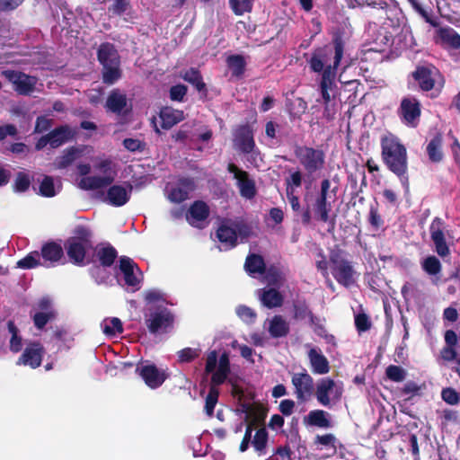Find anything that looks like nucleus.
Listing matches in <instances>:
<instances>
[{"label":"nucleus","instance_id":"1","mask_svg":"<svg viewBox=\"0 0 460 460\" xmlns=\"http://www.w3.org/2000/svg\"><path fill=\"white\" fill-rule=\"evenodd\" d=\"M205 371L207 374H211L212 385L209 389L208 394L206 397L205 411L208 416H212L214 408L218 400V389L216 385L223 384L226 379L229 371V358L226 353L218 356L216 350L210 351L206 358Z\"/></svg>","mask_w":460,"mask_h":460},{"label":"nucleus","instance_id":"2","mask_svg":"<svg viewBox=\"0 0 460 460\" xmlns=\"http://www.w3.org/2000/svg\"><path fill=\"white\" fill-rule=\"evenodd\" d=\"M93 153L89 158L94 169L99 172L98 175L82 178L78 186L83 190H97L110 185L117 175V164L110 158L100 156L93 158Z\"/></svg>","mask_w":460,"mask_h":460},{"label":"nucleus","instance_id":"3","mask_svg":"<svg viewBox=\"0 0 460 460\" xmlns=\"http://www.w3.org/2000/svg\"><path fill=\"white\" fill-rule=\"evenodd\" d=\"M269 434L265 427L259 425L255 420H251L246 425L243 438L240 444V451L245 452L250 445L259 456L267 453Z\"/></svg>","mask_w":460,"mask_h":460},{"label":"nucleus","instance_id":"4","mask_svg":"<svg viewBox=\"0 0 460 460\" xmlns=\"http://www.w3.org/2000/svg\"><path fill=\"white\" fill-rule=\"evenodd\" d=\"M98 59L103 66V81L113 84L120 77L119 58L117 50L110 43L100 46Z\"/></svg>","mask_w":460,"mask_h":460},{"label":"nucleus","instance_id":"5","mask_svg":"<svg viewBox=\"0 0 460 460\" xmlns=\"http://www.w3.org/2000/svg\"><path fill=\"white\" fill-rule=\"evenodd\" d=\"M382 155L388 168L401 176L402 174V146L398 137L387 135L382 139Z\"/></svg>","mask_w":460,"mask_h":460},{"label":"nucleus","instance_id":"6","mask_svg":"<svg viewBox=\"0 0 460 460\" xmlns=\"http://www.w3.org/2000/svg\"><path fill=\"white\" fill-rule=\"evenodd\" d=\"M343 384L330 377L322 378L316 385L315 396L320 404L330 406L341 398Z\"/></svg>","mask_w":460,"mask_h":460},{"label":"nucleus","instance_id":"7","mask_svg":"<svg viewBox=\"0 0 460 460\" xmlns=\"http://www.w3.org/2000/svg\"><path fill=\"white\" fill-rule=\"evenodd\" d=\"M296 156L310 173L322 169L324 164V154L319 149L299 146L296 149Z\"/></svg>","mask_w":460,"mask_h":460},{"label":"nucleus","instance_id":"8","mask_svg":"<svg viewBox=\"0 0 460 460\" xmlns=\"http://www.w3.org/2000/svg\"><path fill=\"white\" fill-rule=\"evenodd\" d=\"M331 182L329 180H323L321 183V192L316 197L314 202L311 205V210L314 218L322 221L328 222L330 219V212L332 210V203L329 200V190Z\"/></svg>","mask_w":460,"mask_h":460},{"label":"nucleus","instance_id":"9","mask_svg":"<svg viewBox=\"0 0 460 460\" xmlns=\"http://www.w3.org/2000/svg\"><path fill=\"white\" fill-rule=\"evenodd\" d=\"M291 382L295 389V395L298 401L305 402L312 396L314 379L305 370L293 374Z\"/></svg>","mask_w":460,"mask_h":460},{"label":"nucleus","instance_id":"10","mask_svg":"<svg viewBox=\"0 0 460 460\" xmlns=\"http://www.w3.org/2000/svg\"><path fill=\"white\" fill-rule=\"evenodd\" d=\"M331 263L332 273L340 284L349 287L355 282V271L347 261L337 256H332Z\"/></svg>","mask_w":460,"mask_h":460},{"label":"nucleus","instance_id":"11","mask_svg":"<svg viewBox=\"0 0 460 460\" xmlns=\"http://www.w3.org/2000/svg\"><path fill=\"white\" fill-rule=\"evenodd\" d=\"M228 172L233 174L242 197L252 199L256 194L255 182L249 174L234 164H229Z\"/></svg>","mask_w":460,"mask_h":460},{"label":"nucleus","instance_id":"12","mask_svg":"<svg viewBox=\"0 0 460 460\" xmlns=\"http://www.w3.org/2000/svg\"><path fill=\"white\" fill-rule=\"evenodd\" d=\"M3 75L12 83L14 90L20 94H30L35 89L37 79L34 76L9 70L4 71Z\"/></svg>","mask_w":460,"mask_h":460},{"label":"nucleus","instance_id":"13","mask_svg":"<svg viewBox=\"0 0 460 460\" xmlns=\"http://www.w3.org/2000/svg\"><path fill=\"white\" fill-rule=\"evenodd\" d=\"M194 189L195 185L192 180L181 179L166 186V195L170 201L180 203L189 199Z\"/></svg>","mask_w":460,"mask_h":460},{"label":"nucleus","instance_id":"14","mask_svg":"<svg viewBox=\"0 0 460 460\" xmlns=\"http://www.w3.org/2000/svg\"><path fill=\"white\" fill-rule=\"evenodd\" d=\"M172 322L173 317L166 308L151 313L146 319L147 327L154 333L166 332L172 326Z\"/></svg>","mask_w":460,"mask_h":460},{"label":"nucleus","instance_id":"15","mask_svg":"<svg viewBox=\"0 0 460 460\" xmlns=\"http://www.w3.org/2000/svg\"><path fill=\"white\" fill-rule=\"evenodd\" d=\"M93 153V148L88 146L66 149L61 156L56 159L55 166L58 169L66 168L70 164H72L76 159L91 158V155Z\"/></svg>","mask_w":460,"mask_h":460},{"label":"nucleus","instance_id":"16","mask_svg":"<svg viewBox=\"0 0 460 460\" xmlns=\"http://www.w3.org/2000/svg\"><path fill=\"white\" fill-rule=\"evenodd\" d=\"M132 185L130 183L115 184L110 187L105 196V201L114 207L125 205L131 196Z\"/></svg>","mask_w":460,"mask_h":460},{"label":"nucleus","instance_id":"17","mask_svg":"<svg viewBox=\"0 0 460 460\" xmlns=\"http://www.w3.org/2000/svg\"><path fill=\"white\" fill-rule=\"evenodd\" d=\"M137 370L150 388L159 387L166 379V374L164 370L158 369L153 364H146L137 367Z\"/></svg>","mask_w":460,"mask_h":460},{"label":"nucleus","instance_id":"18","mask_svg":"<svg viewBox=\"0 0 460 460\" xmlns=\"http://www.w3.org/2000/svg\"><path fill=\"white\" fill-rule=\"evenodd\" d=\"M119 270L124 275L125 284L134 290L139 287L141 273L134 261L128 257L119 260Z\"/></svg>","mask_w":460,"mask_h":460},{"label":"nucleus","instance_id":"19","mask_svg":"<svg viewBox=\"0 0 460 460\" xmlns=\"http://www.w3.org/2000/svg\"><path fill=\"white\" fill-rule=\"evenodd\" d=\"M43 353V347L40 343H31L27 345L17 364L36 368L41 363Z\"/></svg>","mask_w":460,"mask_h":460},{"label":"nucleus","instance_id":"20","mask_svg":"<svg viewBox=\"0 0 460 460\" xmlns=\"http://www.w3.org/2000/svg\"><path fill=\"white\" fill-rule=\"evenodd\" d=\"M439 75L438 71L434 72L430 67L425 66H417L411 74L419 87L425 92H429L435 87V75Z\"/></svg>","mask_w":460,"mask_h":460},{"label":"nucleus","instance_id":"21","mask_svg":"<svg viewBox=\"0 0 460 460\" xmlns=\"http://www.w3.org/2000/svg\"><path fill=\"white\" fill-rule=\"evenodd\" d=\"M311 370L316 375H325L330 372V364L320 349L311 348L307 353Z\"/></svg>","mask_w":460,"mask_h":460},{"label":"nucleus","instance_id":"22","mask_svg":"<svg viewBox=\"0 0 460 460\" xmlns=\"http://www.w3.org/2000/svg\"><path fill=\"white\" fill-rule=\"evenodd\" d=\"M264 327L272 338L285 337L289 332V323L282 315H274L267 319Z\"/></svg>","mask_w":460,"mask_h":460},{"label":"nucleus","instance_id":"23","mask_svg":"<svg viewBox=\"0 0 460 460\" xmlns=\"http://www.w3.org/2000/svg\"><path fill=\"white\" fill-rule=\"evenodd\" d=\"M208 216V208L202 201L194 202L186 216L187 221L195 227H202Z\"/></svg>","mask_w":460,"mask_h":460},{"label":"nucleus","instance_id":"24","mask_svg":"<svg viewBox=\"0 0 460 460\" xmlns=\"http://www.w3.org/2000/svg\"><path fill=\"white\" fill-rule=\"evenodd\" d=\"M431 239L436 245V251L438 255L446 256L449 253V249L446 243L445 236L442 231V221L435 218L430 226Z\"/></svg>","mask_w":460,"mask_h":460},{"label":"nucleus","instance_id":"25","mask_svg":"<svg viewBox=\"0 0 460 460\" xmlns=\"http://www.w3.org/2000/svg\"><path fill=\"white\" fill-rule=\"evenodd\" d=\"M234 143L243 153L252 152L255 145L251 129L248 127L239 128L234 134Z\"/></svg>","mask_w":460,"mask_h":460},{"label":"nucleus","instance_id":"26","mask_svg":"<svg viewBox=\"0 0 460 460\" xmlns=\"http://www.w3.org/2000/svg\"><path fill=\"white\" fill-rule=\"evenodd\" d=\"M87 245V241L83 239L73 238L68 241L67 254L74 263H84Z\"/></svg>","mask_w":460,"mask_h":460},{"label":"nucleus","instance_id":"27","mask_svg":"<svg viewBox=\"0 0 460 460\" xmlns=\"http://www.w3.org/2000/svg\"><path fill=\"white\" fill-rule=\"evenodd\" d=\"M219 242L223 244L224 249H229L235 246L237 242V233L235 224H223L217 232Z\"/></svg>","mask_w":460,"mask_h":460},{"label":"nucleus","instance_id":"28","mask_svg":"<svg viewBox=\"0 0 460 460\" xmlns=\"http://www.w3.org/2000/svg\"><path fill=\"white\" fill-rule=\"evenodd\" d=\"M343 48L340 41L335 42V56L333 65H325L323 73V78L321 83L332 84L336 75V69L342 58Z\"/></svg>","mask_w":460,"mask_h":460},{"label":"nucleus","instance_id":"29","mask_svg":"<svg viewBox=\"0 0 460 460\" xmlns=\"http://www.w3.org/2000/svg\"><path fill=\"white\" fill-rule=\"evenodd\" d=\"M159 117L161 119V127L164 129H169L184 119L182 111L175 110L171 107L163 108Z\"/></svg>","mask_w":460,"mask_h":460},{"label":"nucleus","instance_id":"30","mask_svg":"<svg viewBox=\"0 0 460 460\" xmlns=\"http://www.w3.org/2000/svg\"><path fill=\"white\" fill-rule=\"evenodd\" d=\"M41 256L46 266H53L63 258V250L59 244L49 243L43 245Z\"/></svg>","mask_w":460,"mask_h":460},{"label":"nucleus","instance_id":"31","mask_svg":"<svg viewBox=\"0 0 460 460\" xmlns=\"http://www.w3.org/2000/svg\"><path fill=\"white\" fill-rule=\"evenodd\" d=\"M420 103L415 98H404V120L416 127L420 117Z\"/></svg>","mask_w":460,"mask_h":460},{"label":"nucleus","instance_id":"32","mask_svg":"<svg viewBox=\"0 0 460 460\" xmlns=\"http://www.w3.org/2000/svg\"><path fill=\"white\" fill-rule=\"evenodd\" d=\"M261 304L268 308L279 307L283 304L282 295L275 288H263L258 292Z\"/></svg>","mask_w":460,"mask_h":460},{"label":"nucleus","instance_id":"33","mask_svg":"<svg viewBox=\"0 0 460 460\" xmlns=\"http://www.w3.org/2000/svg\"><path fill=\"white\" fill-rule=\"evenodd\" d=\"M437 36L441 44L455 49L460 48V35L454 29L450 27L439 28L437 31Z\"/></svg>","mask_w":460,"mask_h":460},{"label":"nucleus","instance_id":"34","mask_svg":"<svg viewBox=\"0 0 460 460\" xmlns=\"http://www.w3.org/2000/svg\"><path fill=\"white\" fill-rule=\"evenodd\" d=\"M75 134V131L67 126L60 127L49 134L50 139V146L52 148L58 147L65 142L71 139Z\"/></svg>","mask_w":460,"mask_h":460},{"label":"nucleus","instance_id":"35","mask_svg":"<svg viewBox=\"0 0 460 460\" xmlns=\"http://www.w3.org/2000/svg\"><path fill=\"white\" fill-rule=\"evenodd\" d=\"M39 306L42 312L36 313L33 316V321L35 325L40 329L53 317V312L51 310V302L49 298H42L39 303Z\"/></svg>","mask_w":460,"mask_h":460},{"label":"nucleus","instance_id":"36","mask_svg":"<svg viewBox=\"0 0 460 460\" xmlns=\"http://www.w3.org/2000/svg\"><path fill=\"white\" fill-rule=\"evenodd\" d=\"M127 105V97L119 90H113L106 102V107L109 111L119 114Z\"/></svg>","mask_w":460,"mask_h":460},{"label":"nucleus","instance_id":"37","mask_svg":"<svg viewBox=\"0 0 460 460\" xmlns=\"http://www.w3.org/2000/svg\"><path fill=\"white\" fill-rule=\"evenodd\" d=\"M306 425L319 428H329L331 426L328 413L323 410L311 411L304 419Z\"/></svg>","mask_w":460,"mask_h":460},{"label":"nucleus","instance_id":"38","mask_svg":"<svg viewBox=\"0 0 460 460\" xmlns=\"http://www.w3.org/2000/svg\"><path fill=\"white\" fill-rule=\"evenodd\" d=\"M442 135L441 133H438L429 143L427 146V152L429 155V158L433 163H438L443 158V154L441 151L442 146Z\"/></svg>","mask_w":460,"mask_h":460},{"label":"nucleus","instance_id":"39","mask_svg":"<svg viewBox=\"0 0 460 460\" xmlns=\"http://www.w3.org/2000/svg\"><path fill=\"white\" fill-rule=\"evenodd\" d=\"M337 438L332 434L317 435L314 438V445L317 450H329L331 455L337 452Z\"/></svg>","mask_w":460,"mask_h":460},{"label":"nucleus","instance_id":"40","mask_svg":"<svg viewBox=\"0 0 460 460\" xmlns=\"http://www.w3.org/2000/svg\"><path fill=\"white\" fill-rule=\"evenodd\" d=\"M101 327L105 335L114 337L119 335L123 332V326L121 321L117 317L105 318Z\"/></svg>","mask_w":460,"mask_h":460},{"label":"nucleus","instance_id":"41","mask_svg":"<svg viewBox=\"0 0 460 460\" xmlns=\"http://www.w3.org/2000/svg\"><path fill=\"white\" fill-rule=\"evenodd\" d=\"M227 66L230 69L232 75L240 77L244 72L246 61L241 55H232L226 59Z\"/></svg>","mask_w":460,"mask_h":460},{"label":"nucleus","instance_id":"42","mask_svg":"<svg viewBox=\"0 0 460 460\" xmlns=\"http://www.w3.org/2000/svg\"><path fill=\"white\" fill-rule=\"evenodd\" d=\"M367 222L372 232L379 233L384 230V220L375 206L370 207Z\"/></svg>","mask_w":460,"mask_h":460},{"label":"nucleus","instance_id":"43","mask_svg":"<svg viewBox=\"0 0 460 460\" xmlns=\"http://www.w3.org/2000/svg\"><path fill=\"white\" fill-rule=\"evenodd\" d=\"M60 190V185L54 183L53 178L45 176L40 185V192L45 197H53Z\"/></svg>","mask_w":460,"mask_h":460},{"label":"nucleus","instance_id":"44","mask_svg":"<svg viewBox=\"0 0 460 460\" xmlns=\"http://www.w3.org/2000/svg\"><path fill=\"white\" fill-rule=\"evenodd\" d=\"M181 76L190 84H193L197 90L202 91L205 89V84L202 82L199 72L194 68L188 69L181 75Z\"/></svg>","mask_w":460,"mask_h":460},{"label":"nucleus","instance_id":"45","mask_svg":"<svg viewBox=\"0 0 460 460\" xmlns=\"http://www.w3.org/2000/svg\"><path fill=\"white\" fill-rule=\"evenodd\" d=\"M245 269L250 274L261 273L264 270V261L259 255H250L246 259Z\"/></svg>","mask_w":460,"mask_h":460},{"label":"nucleus","instance_id":"46","mask_svg":"<svg viewBox=\"0 0 460 460\" xmlns=\"http://www.w3.org/2000/svg\"><path fill=\"white\" fill-rule=\"evenodd\" d=\"M97 256L103 266H111L117 257V252L113 247H103L98 251Z\"/></svg>","mask_w":460,"mask_h":460},{"label":"nucleus","instance_id":"47","mask_svg":"<svg viewBox=\"0 0 460 460\" xmlns=\"http://www.w3.org/2000/svg\"><path fill=\"white\" fill-rule=\"evenodd\" d=\"M230 6L236 15H243L252 10V0H229Z\"/></svg>","mask_w":460,"mask_h":460},{"label":"nucleus","instance_id":"48","mask_svg":"<svg viewBox=\"0 0 460 460\" xmlns=\"http://www.w3.org/2000/svg\"><path fill=\"white\" fill-rule=\"evenodd\" d=\"M40 264V253L38 252H30L26 257L17 262V267L21 269H31Z\"/></svg>","mask_w":460,"mask_h":460},{"label":"nucleus","instance_id":"49","mask_svg":"<svg viewBox=\"0 0 460 460\" xmlns=\"http://www.w3.org/2000/svg\"><path fill=\"white\" fill-rule=\"evenodd\" d=\"M8 329L12 333V338L10 340V349L13 352H18L22 349V338L18 335V330L12 322L8 323Z\"/></svg>","mask_w":460,"mask_h":460},{"label":"nucleus","instance_id":"50","mask_svg":"<svg viewBox=\"0 0 460 460\" xmlns=\"http://www.w3.org/2000/svg\"><path fill=\"white\" fill-rule=\"evenodd\" d=\"M199 349L185 348L178 352L179 361L181 363L190 362L200 355Z\"/></svg>","mask_w":460,"mask_h":460},{"label":"nucleus","instance_id":"51","mask_svg":"<svg viewBox=\"0 0 460 460\" xmlns=\"http://www.w3.org/2000/svg\"><path fill=\"white\" fill-rule=\"evenodd\" d=\"M423 268L429 274L436 275L440 271L441 265L435 256H430L424 261Z\"/></svg>","mask_w":460,"mask_h":460},{"label":"nucleus","instance_id":"52","mask_svg":"<svg viewBox=\"0 0 460 460\" xmlns=\"http://www.w3.org/2000/svg\"><path fill=\"white\" fill-rule=\"evenodd\" d=\"M326 65L325 54H315L310 60V67L314 72L321 73Z\"/></svg>","mask_w":460,"mask_h":460},{"label":"nucleus","instance_id":"53","mask_svg":"<svg viewBox=\"0 0 460 460\" xmlns=\"http://www.w3.org/2000/svg\"><path fill=\"white\" fill-rule=\"evenodd\" d=\"M237 315L246 323H253L256 318L255 312L250 307L240 305L236 308Z\"/></svg>","mask_w":460,"mask_h":460},{"label":"nucleus","instance_id":"54","mask_svg":"<svg viewBox=\"0 0 460 460\" xmlns=\"http://www.w3.org/2000/svg\"><path fill=\"white\" fill-rule=\"evenodd\" d=\"M265 279L269 284L276 286L282 284L284 280L282 272L277 269L269 270L265 276Z\"/></svg>","mask_w":460,"mask_h":460},{"label":"nucleus","instance_id":"55","mask_svg":"<svg viewBox=\"0 0 460 460\" xmlns=\"http://www.w3.org/2000/svg\"><path fill=\"white\" fill-rule=\"evenodd\" d=\"M234 224L237 233V239L239 238L241 242L246 240L252 234V226L242 222H235Z\"/></svg>","mask_w":460,"mask_h":460},{"label":"nucleus","instance_id":"56","mask_svg":"<svg viewBox=\"0 0 460 460\" xmlns=\"http://www.w3.org/2000/svg\"><path fill=\"white\" fill-rule=\"evenodd\" d=\"M409 1L411 3L414 9L425 19L427 22H429L433 27L438 26V23L434 19H432L430 14L418 2L415 0Z\"/></svg>","mask_w":460,"mask_h":460},{"label":"nucleus","instance_id":"57","mask_svg":"<svg viewBox=\"0 0 460 460\" xmlns=\"http://www.w3.org/2000/svg\"><path fill=\"white\" fill-rule=\"evenodd\" d=\"M442 399L448 404L455 405L459 402L458 394L453 388H445L442 391Z\"/></svg>","mask_w":460,"mask_h":460},{"label":"nucleus","instance_id":"58","mask_svg":"<svg viewBox=\"0 0 460 460\" xmlns=\"http://www.w3.org/2000/svg\"><path fill=\"white\" fill-rule=\"evenodd\" d=\"M187 93L186 86L182 84L174 85L170 90V97L173 101H181Z\"/></svg>","mask_w":460,"mask_h":460},{"label":"nucleus","instance_id":"59","mask_svg":"<svg viewBox=\"0 0 460 460\" xmlns=\"http://www.w3.org/2000/svg\"><path fill=\"white\" fill-rule=\"evenodd\" d=\"M30 186V179L25 174H19L16 178L14 190L15 191H25Z\"/></svg>","mask_w":460,"mask_h":460},{"label":"nucleus","instance_id":"60","mask_svg":"<svg viewBox=\"0 0 460 460\" xmlns=\"http://www.w3.org/2000/svg\"><path fill=\"white\" fill-rule=\"evenodd\" d=\"M355 324L358 332H365L370 327L369 320L366 314H358L355 317Z\"/></svg>","mask_w":460,"mask_h":460},{"label":"nucleus","instance_id":"61","mask_svg":"<svg viewBox=\"0 0 460 460\" xmlns=\"http://www.w3.org/2000/svg\"><path fill=\"white\" fill-rule=\"evenodd\" d=\"M233 348H238L242 357L244 358L245 359L251 362L254 361L252 358L253 350L250 347L246 345H240L236 341H234L233 342Z\"/></svg>","mask_w":460,"mask_h":460},{"label":"nucleus","instance_id":"62","mask_svg":"<svg viewBox=\"0 0 460 460\" xmlns=\"http://www.w3.org/2000/svg\"><path fill=\"white\" fill-rule=\"evenodd\" d=\"M386 376L393 381H400L402 378V372L399 367L390 366L386 369Z\"/></svg>","mask_w":460,"mask_h":460},{"label":"nucleus","instance_id":"63","mask_svg":"<svg viewBox=\"0 0 460 460\" xmlns=\"http://www.w3.org/2000/svg\"><path fill=\"white\" fill-rule=\"evenodd\" d=\"M295 407V402L289 399H286L280 402L279 404V411L284 415H290L292 414Z\"/></svg>","mask_w":460,"mask_h":460},{"label":"nucleus","instance_id":"64","mask_svg":"<svg viewBox=\"0 0 460 460\" xmlns=\"http://www.w3.org/2000/svg\"><path fill=\"white\" fill-rule=\"evenodd\" d=\"M128 3L126 0H114L113 4L110 7V11L116 14H121L127 9Z\"/></svg>","mask_w":460,"mask_h":460}]
</instances>
